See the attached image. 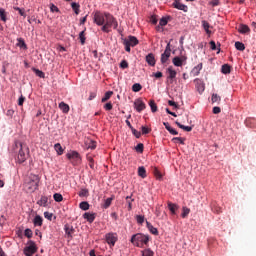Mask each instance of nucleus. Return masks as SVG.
Returning <instances> with one entry per match:
<instances>
[{
    "instance_id": "29",
    "label": "nucleus",
    "mask_w": 256,
    "mask_h": 256,
    "mask_svg": "<svg viewBox=\"0 0 256 256\" xmlns=\"http://www.w3.org/2000/svg\"><path fill=\"white\" fill-rule=\"evenodd\" d=\"M32 71L37 75V77H40V79H45V73L35 67L32 68Z\"/></svg>"
},
{
    "instance_id": "55",
    "label": "nucleus",
    "mask_w": 256,
    "mask_h": 256,
    "mask_svg": "<svg viewBox=\"0 0 256 256\" xmlns=\"http://www.w3.org/2000/svg\"><path fill=\"white\" fill-rule=\"evenodd\" d=\"M167 23H169V21L165 17L161 18L159 21L160 27H165V25H167Z\"/></svg>"
},
{
    "instance_id": "8",
    "label": "nucleus",
    "mask_w": 256,
    "mask_h": 256,
    "mask_svg": "<svg viewBox=\"0 0 256 256\" xmlns=\"http://www.w3.org/2000/svg\"><path fill=\"white\" fill-rule=\"evenodd\" d=\"M169 57H171V44L168 43L164 53L161 54V58L160 61L162 63V65H165V63H167V61H169Z\"/></svg>"
},
{
    "instance_id": "27",
    "label": "nucleus",
    "mask_w": 256,
    "mask_h": 256,
    "mask_svg": "<svg viewBox=\"0 0 256 256\" xmlns=\"http://www.w3.org/2000/svg\"><path fill=\"white\" fill-rule=\"evenodd\" d=\"M138 175L139 177H141L142 179H145V177H147V170H145V167L140 166L138 168Z\"/></svg>"
},
{
    "instance_id": "30",
    "label": "nucleus",
    "mask_w": 256,
    "mask_h": 256,
    "mask_svg": "<svg viewBox=\"0 0 256 256\" xmlns=\"http://www.w3.org/2000/svg\"><path fill=\"white\" fill-rule=\"evenodd\" d=\"M17 42V47H20V49H27V44L23 38H17Z\"/></svg>"
},
{
    "instance_id": "49",
    "label": "nucleus",
    "mask_w": 256,
    "mask_h": 256,
    "mask_svg": "<svg viewBox=\"0 0 256 256\" xmlns=\"http://www.w3.org/2000/svg\"><path fill=\"white\" fill-rule=\"evenodd\" d=\"M136 221L139 225H143V223H145V216L137 215Z\"/></svg>"
},
{
    "instance_id": "45",
    "label": "nucleus",
    "mask_w": 256,
    "mask_h": 256,
    "mask_svg": "<svg viewBox=\"0 0 256 256\" xmlns=\"http://www.w3.org/2000/svg\"><path fill=\"white\" fill-rule=\"evenodd\" d=\"M212 103H220L221 102V96L217 94H212L211 98Z\"/></svg>"
},
{
    "instance_id": "52",
    "label": "nucleus",
    "mask_w": 256,
    "mask_h": 256,
    "mask_svg": "<svg viewBox=\"0 0 256 256\" xmlns=\"http://www.w3.org/2000/svg\"><path fill=\"white\" fill-rule=\"evenodd\" d=\"M143 149H144L143 143H139L135 147V150L137 151V153H143Z\"/></svg>"
},
{
    "instance_id": "33",
    "label": "nucleus",
    "mask_w": 256,
    "mask_h": 256,
    "mask_svg": "<svg viewBox=\"0 0 256 256\" xmlns=\"http://www.w3.org/2000/svg\"><path fill=\"white\" fill-rule=\"evenodd\" d=\"M176 125L180 128V129H183L184 131H187V132H191L193 131V127L191 126H185L179 122H176Z\"/></svg>"
},
{
    "instance_id": "20",
    "label": "nucleus",
    "mask_w": 256,
    "mask_h": 256,
    "mask_svg": "<svg viewBox=\"0 0 256 256\" xmlns=\"http://www.w3.org/2000/svg\"><path fill=\"white\" fill-rule=\"evenodd\" d=\"M83 218L86 219L88 223H93V221H95V213L85 212Z\"/></svg>"
},
{
    "instance_id": "54",
    "label": "nucleus",
    "mask_w": 256,
    "mask_h": 256,
    "mask_svg": "<svg viewBox=\"0 0 256 256\" xmlns=\"http://www.w3.org/2000/svg\"><path fill=\"white\" fill-rule=\"evenodd\" d=\"M131 131L136 139H139L141 137V132L137 131V129L132 128Z\"/></svg>"
},
{
    "instance_id": "53",
    "label": "nucleus",
    "mask_w": 256,
    "mask_h": 256,
    "mask_svg": "<svg viewBox=\"0 0 256 256\" xmlns=\"http://www.w3.org/2000/svg\"><path fill=\"white\" fill-rule=\"evenodd\" d=\"M211 209L214 213H221V207L217 206L216 204H212Z\"/></svg>"
},
{
    "instance_id": "2",
    "label": "nucleus",
    "mask_w": 256,
    "mask_h": 256,
    "mask_svg": "<svg viewBox=\"0 0 256 256\" xmlns=\"http://www.w3.org/2000/svg\"><path fill=\"white\" fill-rule=\"evenodd\" d=\"M14 151H18V162L25 163L29 157V148L27 145L16 141L14 144Z\"/></svg>"
},
{
    "instance_id": "42",
    "label": "nucleus",
    "mask_w": 256,
    "mask_h": 256,
    "mask_svg": "<svg viewBox=\"0 0 256 256\" xmlns=\"http://www.w3.org/2000/svg\"><path fill=\"white\" fill-rule=\"evenodd\" d=\"M0 19L1 21H4V23L7 21V13L3 8H0Z\"/></svg>"
},
{
    "instance_id": "50",
    "label": "nucleus",
    "mask_w": 256,
    "mask_h": 256,
    "mask_svg": "<svg viewBox=\"0 0 256 256\" xmlns=\"http://www.w3.org/2000/svg\"><path fill=\"white\" fill-rule=\"evenodd\" d=\"M24 235L25 237H27L28 239H31V237H33V231L29 228H27L25 231H24Z\"/></svg>"
},
{
    "instance_id": "32",
    "label": "nucleus",
    "mask_w": 256,
    "mask_h": 256,
    "mask_svg": "<svg viewBox=\"0 0 256 256\" xmlns=\"http://www.w3.org/2000/svg\"><path fill=\"white\" fill-rule=\"evenodd\" d=\"M201 69H203V63H200L196 67H194L192 73L194 75H199V73H201Z\"/></svg>"
},
{
    "instance_id": "21",
    "label": "nucleus",
    "mask_w": 256,
    "mask_h": 256,
    "mask_svg": "<svg viewBox=\"0 0 256 256\" xmlns=\"http://www.w3.org/2000/svg\"><path fill=\"white\" fill-rule=\"evenodd\" d=\"M34 227H41L43 225V217L36 215L33 219Z\"/></svg>"
},
{
    "instance_id": "60",
    "label": "nucleus",
    "mask_w": 256,
    "mask_h": 256,
    "mask_svg": "<svg viewBox=\"0 0 256 256\" xmlns=\"http://www.w3.org/2000/svg\"><path fill=\"white\" fill-rule=\"evenodd\" d=\"M50 10L52 13H59V8L55 4H51Z\"/></svg>"
},
{
    "instance_id": "35",
    "label": "nucleus",
    "mask_w": 256,
    "mask_h": 256,
    "mask_svg": "<svg viewBox=\"0 0 256 256\" xmlns=\"http://www.w3.org/2000/svg\"><path fill=\"white\" fill-rule=\"evenodd\" d=\"M71 7H72L74 13H75L76 15H79V11H80L79 8L81 7V6L79 5V3H77V2H72V3H71Z\"/></svg>"
},
{
    "instance_id": "46",
    "label": "nucleus",
    "mask_w": 256,
    "mask_h": 256,
    "mask_svg": "<svg viewBox=\"0 0 256 256\" xmlns=\"http://www.w3.org/2000/svg\"><path fill=\"white\" fill-rule=\"evenodd\" d=\"M53 197H54V201H56V203H61V201H63V195H61L59 193H55Z\"/></svg>"
},
{
    "instance_id": "13",
    "label": "nucleus",
    "mask_w": 256,
    "mask_h": 256,
    "mask_svg": "<svg viewBox=\"0 0 256 256\" xmlns=\"http://www.w3.org/2000/svg\"><path fill=\"white\" fill-rule=\"evenodd\" d=\"M238 31L241 33V35H246L247 33H251V28H249V26L246 24H240Z\"/></svg>"
},
{
    "instance_id": "7",
    "label": "nucleus",
    "mask_w": 256,
    "mask_h": 256,
    "mask_svg": "<svg viewBox=\"0 0 256 256\" xmlns=\"http://www.w3.org/2000/svg\"><path fill=\"white\" fill-rule=\"evenodd\" d=\"M28 245L29 246L24 248V255H26V256L35 255V253H37V246L35 245V243L32 240H30L28 242Z\"/></svg>"
},
{
    "instance_id": "41",
    "label": "nucleus",
    "mask_w": 256,
    "mask_h": 256,
    "mask_svg": "<svg viewBox=\"0 0 256 256\" xmlns=\"http://www.w3.org/2000/svg\"><path fill=\"white\" fill-rule=\"evenodd\" d=\"M141 89H143V86H141V84H139V83H135L132 86V91H134V93H139V91H141Z\"/></svg>"
},
{
    "instance_id": "4",
    "label": "nucleus",
    "mask_w": 256,
    "mask_h": 256,
    "mask_svg": "<svg viewBox=\"0 0 256 256\" xmlns=\"http://www.w3.org/2000/svg\"><path fill=\"white\" fill-rule=\"evenodd\" d=\"M123 45L125 46V51H127V53H131V47L139 45V40L135 36H128V38L124 39Z\"/></svg>"
},
{
    "instance_id": "57",
    "label": "nucleus",
    "mask_w": 256,
    "mask_h": 256,
    "mask_svg": "<svg viewBox=\"0 0 256 256\" xmlns=\"http://www.w3.org/2000/svg\"><path fill=\"white\" fill-rule=\"evenodd\" d=\"M104 109L105 111H111V109H113V103L108 102L104 105Z\"/></svg>"
},
{
    "instance_id": "19",
    "label": "nucleus",
    "mask_w": 256,
    "mask_h": 256,
    "mask_svg": "<svg viewBox=\"0 0 256 256\" xmlns=\"http://www.w3.org/2000/svg\"><path fill=\"white\" fill-rule=\"evenodd\" d=\"M146 227H147L148 231H150V233H152V235H159V231L157 230V228H155L153 226V224L150 223L149 221H146Z\"/></svg>"
},
{
    "instance_id": "36",
    "label": "nucleus",
    "mask_w": 256,
    "mask_h": 256,
    "mask_svg": "<svg viewBox=\"0 0 256 256\" xmlns=\"http://www.w3.org/2000/svg\"><path fill=\"white\" fill-rule=\"evenodd\" d=\"M113 95V91H108L104 94V97L102 98V103H106V101H109Z\"/></svg>"
},
{
    "instance_id": "5",
    "label": "nucleus",
    "mask_w": 256,
    "mask_h": 256,
    "mask_svg": "<svg viewBox=\"0 0 256 256\" xmlns=\"http://www.w3.org/2000/svg\"><path fill=\"white\" fill-rule=\"evenodd\" d=\"M26 187L29 193H34V191H37L39 187V176L32 175L30 177V181L26 184Z\"/></svg>"
},
{
    "instance_id": "9",
    "label": "nucleus",
    "mask_w": 256,
    "mask_h": 256,
    "mask_svg": "<svg viewBox=\"0 0 256 256\" xmlns=\"http://www.w3.org/2000/svg\"><path fill=\"white\" fill-rule=\"evenodd\" d=\"M146 108L147 105H145V102H143L141 98H138L134 101V109H136L138 113H141V111H145Z\"/></svg>"
},
{
    "instance_id": "11",
    "label": "nucleus",
    "mask_w": 256,
    "mask_h": 256,
    "mask_svg": "<svg viewBox=\"0 0 256 256\" xmlns=\"http://www.w3.org/2000/svg\"><path fill=\"white\" fill-rule=\"evenodd\" d=\"M173 6L175 7V9H179V11H184V13H187V11L189 10L187 5L181 3L179 0H176L173 3Z\"/></svg>"
},
{
    "instance_id": "28",
    "label": "nucleus",
    "mask_w": 256,
    "mask_h": 256,
    "mask_svg": "<svg viewBox=\"0 0 256 256\" xmlns=\"http://www.w3.org/2000/svg\"><path fill=\"white\" fill-rule=\"evenodd\" d=\"M202 27L204 31L207 33V35H211V30H209V27H211V25L209 24V22H207L206 20H203Z\"/></svg>"
},
{
    "instance_id": "58",
    "label": "nucleus",
    "mask_w": 256,
    "mask_h": 256,
    "mask_svg": "<svg viewBox=\"0 0 256 256\" xmlns=\"http://www.w3.org/2000/svg\"><path fill=\"white\" fill-rule=\"evenodd\" d=\"M23 103H25V96L21 95L18 99L19 107H23Z\"/></svg>"
},
{
    "instance_id": "38",
    "label": "nucleus",
    "mask_w": 256,
    "mask_h": 256,
    "mask_svg": "<svg viewBox=\"0 0 256 256\" xmlns=\"http://www.w3.org/2000/svg\"><path fill=\"white\" fill-rule=\"evenodd\" d=\"M79 207L82 211H89V202L83 201L79 204Z\"/></svg>"
},
{
    "instance_id": "22",
    "label": "nucleus",
    "mask_w": 256,
    "mask_h": 256,
    "mask_svg": "<svg viewBox=\"0 0 256 256\" xmlns=\"http://www.w3.org/2000/svg\"><path fill=\"white\" fill-rule=\"evenodd\" d=\"M163 125H164L165 129H167L171 135H179V132H177V130L173 129V127H171V125H169V122H164Z\"/></svg>"
},
{
    "instance_id": "37",
    "label": "nucleus",
    "mask_w": 256,
    "mask_h": 256,
    "mask_svg": "<svg viewBox=\"0 0 256 256\" xmlns=\"http://www.w3.org/2000/svg\"><path fill=\"white\" fill-rule=\"evenodd\" d=\"M189 213H191V209L187 208V207H183L182 208V214H181V217L183 219H186V217L189 216Z\"/></svg>"
},
{
    "instance_id": "10",
    "label": "nucleus",
    "mask_w": 256,
    "mask_h": 256,
    "mask_svg": "<svg viewBox=\"0 0 256 256\" xmlns=\"http://www.w3.org/2000/svg\"><path fill=\"white\" fill-rule=\"evenodd\" d=\"M187 61V56H176L173 58L172 63L175 65V67H183V63Z\"/></svg>"
},
{
    "instance_id": "56",
    "label": "nucleus",
    "mask_w": 256,
    "mask_h": 256,
    "mask_svg": "<svg viewBox=\"0 0 256 256\" xmlns=\"http://www.w3.org/2000/svg\"><path fill=\"white\" fill-rule=\"evenodd\" d=\"M121 69H127L129 68V63L126 60H122L120 63Z\"/></svg>"
},
{
    "instance_id": "34",
    "label": "nucleus",
    "mask_w": 256,
    "mask_h": 256,
    "mask_svg": "<svg viewBox=\"0 0 256 256\" xmlns=\"http://www.w3.org/2000/svg\"><path fill=\"white\" fill-rule=\"evenodd\" d=\"M54 149H55V151H56V153L58 154V155H63V147L61 146V144L60 143H56L55 145H54Z\"/></svg>"
},
{
    "instance_id": "64",
    "label": "nucleus",
    "mask_w": 256,
    "mask_h": 256,
    "mask_svg": "<svg viewBox=\"0 0 256 256\" xmlns=\"http://www.w3.org/2000/svg\"><path fill=\"white\" fill-rule=\"evenodd\" d=\"M209 5H211L212 7H217L219 5V0H212L211 2H209Z\"/></svg>"
},
{
    "instance_id": "40",
    "label": "nucleus",
    "mask_w": 256,
    "mask_h": 256,
    "mask_svg": "<svg viewBox=\"0 0 256 256\" xmlns=\"http://www.w3.org/2000/svg\"><path fill=\"white\" fill-rule=\"evenodd\" d=\"M141 253H142V256H153V255H155V252H153V250H151L150 248L142 250Z\"/></svg>"
},
{
    "instance_id": "24",
    "label": "nucleus",
    "mask_w": 256,
    "mask_h": 256,
    "mask_svg": "<svg viewBox=\"0 0 256 256\" xmlns=\"http://www.w3.org/2000/svg\"><path fill=\"white\" fill-rule=\"evenodd\" d=\"M113 199H115V196H112L104 200V204L102 205L103 209H109V207H111V203H113Z\"/></svg>"
},
{
    "instance_id": "63",
    "label": "nucleus",
    "mask_w": 256,
    "mask_h": 256,
    "mask_svg": "<svg viewBox=\"0 0 256 256\" xmlns=\"http://www.w3.org/2000/svg\"><path fill=\"white\" fill-rule=\"evenodd\" d=\"M154 175H155L156 179H161V177H162L161 172H159L157 170V168L154 169Z\"/></svg>"
},
{
    "instance_id": "26",
    "label": "nucleus",
    "mask_w": 256,
    "mask_h": 256,
    "mask_svg": "<svg viewBox=\"0 0 256 256\" xmlns=\"http://www.w3.org/2000/svg\"><path fill=\"white\" fill-rule=\"evenodd\" d=\"M59 109L62 110V113H69V110H70L68 104L65 103V102H60L59 103Z\"/></svg>"
},
{
    "instance_id": "59",
    "label": "nucleus",
    "mask_w": 256,
    "mask_h": 256,
    "mask_svg": "<svg viewBox=\"0 0 256 256\" xmlns=\"http://www.w3.org/2000/svg\"><path fill=\"white\" fill-rule=\"evenodd\" d=\"M45 219H48V221H51L53 219V213L51 212H44Z\"/></svg>"
},
{
    "instance_id": "39",
    "label": "nucleus",
    "mask_w": 256,
    "mask_h": 256,
    "mask_svg": "<svg viewBox=\"0 0 256 256\" xmlns=\"http://www.w3.org/2000/svg\"><path fill=\"white\" fill-rule=\"evenodd\" d=\"M149 106H150L152 113H157V104L155 103V100H150Z\"/></svg>"
},
{
    "instance_id": "3",
    "label": "nucleus",
    "mask_w": 256,
    "mask_h": 256,
    "mask_svg": "<svg viewBox=\"0 0 256 256\" xmlns=\"http://www.w3.org/2000/svg\"><path fill=\"white\" fill-rule=\"evenodd\" d=\"M130 242L135 247H140L143 249V247L149 243V235H145L143 233L134 234L132 235Z\"/></svg>"
},
{
    "instance_id": "12",
    "label": "nucleus",
    "mask_w": 256,
    "mask_h": 256,
    "mask_svg": "<svg viewBox=\"0 0 256 256\" xmlns=\"http://www.w3.org/2000/svg\"><path fill=\"white\" fill-rule=\"evenodd\" d=\"M166 73H168L167 79H171V81H173V79H175V77H177V71H175V69H173V66H169L166 70Z\"/></svg>"
},
{
    "instance_id": "62",
    "label": "nucleus",
    "mask_w": 256,
    "mask_h": 256,
    "mask_svg": "<svg viewBox=\"0 0 256 256\" xmlns=\"http://www.w3.org/2000/svg\"><path fill=\"white\" fill-rule=\"evenodd\" d=\"M213 113L214 115H219V113H221V108L219 106H215L213 108Z\"/></svg>"
},
{
    "instance_id": "14",
    "label": "nucleus",
    "mask_w": 256,
    "mask_h": 256,
    "mask_svg": "<svg viewBox=\"0 0 256 256\" xmlns=\"http://www.w3.org/2000/svg\"><path fill=\"white\" fill-rule=\"evenodd\" d=\"M37 205L40 207H48L49 206V197L41 196L40 200L37 201Z\"/></svg>"
},
{
    "instance_id": "31",
    "label": "nucleus",
    "mask_w": 256,
    "mask_h": 256,
    "mask_svg": "<svg viewBox=\"0 0 256 256\" xmlns=\"http://www.w3.org/2000/svg\"><path fill=\"white\" fill-rule=\"evenodd\" d=\"M256 120L255 118H247L245 124L247 127H255Z\"/></svg>"
},
{
    "instance_id": "15",
    "label": "nucleus",
    "mask_w": 256,
    "mask_h": 256,
    "mask_svg": "<svg viewBox=\"0 0 256 256\" xmlns=\"http://www.w3.org/2000/svg\"><path fill=\"white\" fill-rule=\"evenodd\" d=\"M106 242L108 243V245L114 246L115 243H117V238L115 237V235L108 233L106 234Z\"/></svg>"
},
{
    "instance_id": "23",
    "label": "nucleus",
    "mask_w": 256,
    "mask_h": 256,
    "mask_svg": "<svg viewBox=\"0 0 256 256\" xmlns=\"http://www.w3.org/2000/svg\"><path fill=\"white\" fill-rule=\"evenodd\" d=\"M168 209L172 213V215H175V213H177V210L179 209V206L177 204L168 202Z\"/></svg>"
},
{
    "instance_id": "17",
    "label": "nucleus",
    "mask_w": 256,
    "mask_h": 256,
    "mask_svg": "<svg viewBox=\"0 0 256 256\" xmlns=\"http://www.w3.org/2000/svg\"><path fill=\"white\" fill-rule=\"evenodd\" d=\"M85 147L86 149H91L93 151L94 149H97V142L88 139L85 141Z\"/></svg>"
},
{
    "instance_id": "18",
    "label": "nucleus",
    "mask_w": 256,
    "mask_h": 256,
    "mask_svg": "<svg viewBox=\"0 0 256 256\" xmlns=\"http://www.w3.org/2000/svg\"><path fill=\"white\" fill-rule=\"evenodd\" d=\"M64 231H65V233H66V235H67V237H68L69 239H71V237H73V236H72L73 233H75V229H73V227L69 226V224H66V225L64 226Z\"/></svg>"
},
{
    "instance_id": "61",
    "label": "nucleus",
    "mask_w": 256,
    "mask_h": 256,
    "mask_svg": "<svg viewBox=\"0 0 256 256\" xmlns=\"http://www.w3.org/2000/svg\"><path fill=\"white\" fill-rule=\"evenodd\" d=\"M88 161H89V167L93 169V167H95V160H93V157H88Z\"/></svg>"
},
{
    "instance_id": "1",
    "label": "nucleus",
    "mask_w": 256,
    "mask_h": 256,
    "mask_svg": "<svg viewBox=\"0 0 256 256\" xmlns=\"http://www.w3.org/2000/svg\"><path fill=\"white\" fill-rule=\"evenodd\" d=\"M94 23L99 27H102L101 31H103V33H110L111 27H113V29H117V27H119V23L113 15L107 12L103 13L101 11H96L94 13Z\"/></svg>"
},
{
    "instance_id": "44",
    "label": "nucleus",
    "mask_w": 256,
    "mask_h": 256,
    "mask_svg": "<svg viewBox=\"0 0 256 256\" xmlns=\"http://www.w3.org/2000/svg\"><path fill=\"white\" fill-rule=\"evenodd\" d=\"M173 143H180L181 145H185V138L174 137L172 139Z\"/></svg>"
},
{
    "instance_id": "47",
    "label": "nucleus",
    "mask_w": 256,
    "mask_h": 256,
    "mask_svg": "<svg viewBox=\"0 0 256 256\" xmlns=\"http://www.w3.org/2000/svg\"><path fill=\"white\" fill-rule=\"evenodd\" d=\"M79 39H80L81 45H83L87 39V38H85V30H83L79 33Z\"/></svg>"
},
{
    "instance_id": "25",
    "label": "nucleus",
    "mask_w": 256,
    "mask_h": 256,
    "mask_svg": "<svg viewBox=\"0 0 256 256\" xmlns=\"http://www.w3.org/2000/svg\"><path fill=\"white\" fill-rule=\"evenodd\" d=\"M221 73H223L224 75H229V73H231V66L229 64L222 65Z\"/></svg>"
},
{
    "instance_id": "6",
    "label": "nucleus",
    "mask_w": 256,
    "mask_h": 256,
    "mask_svg": "<svg viewBox=\"0 0 256 256\" xmlns=\"http://www.w3.org/2000/svg\"><path fill=\"white\" fill-rule=\"evenodd\" d=\"M67 159H69L70 163L74 166L81 165V155L78 154L77 151H71L66 154Z\"/></svg>"
},
{
    "instance_id": "48",
    "label": "nucleus",
    "mask_w": 256,
    "mask_h": 256,
    "mask_svg": "<svg viewBox=\"0 0 256 256\" xmlns=\"http://www.w3.org/2000/svg\"><path fill=\"white\" fill-rule=\"evenodd\" d=\"M79 197H88L89 195V190L88 189H81L80 192L78 193Z\"/></svg>"
},
{
    "instance_id": "51",
    "label": "nucleus",
    "mask_w": 256,
    "mask_h": 256,
    "mask_svg": "<svg viewBox=\"0 0 256 256\" xmlns=\"http://www.w3.org/2000/svg\"><path fill=\"white\" fill-rule=\"evenodd\" d=\"M142 135H149L151 133V129H149L147 126L141 127Z\"/></svg>"
},
{
    "instance_id": "43",
    "label": "nucleus",
    "mask_w": 256,
    "mask_h": 256,
    "mask_svg": "<svg viewBox=\"0 0 256 256\" xmlns=\"http://www.w3.org/2000/svg\"><path fill=\"white\" fill-rule=\"evenodd\" d=\"M235 47L237 51H245V44H243L242 42H235Z\"/></svg>"
},
{
    "instance_id": "16",
    "label": "nucleus",
    "mask_w": 256,
    "mask_h": 256,
    "mask_svg": "<svg viewBox=\"0 0 256 256\" xmlns=\"http://www.w3.org/2000/svg\"><path fill=\"white\" fill-rule=\"evenodd\" d=\"M146 63H148V65H150V67H155V55L153 53H150L146 56Z\"/></svg>"
}]
</instances>
